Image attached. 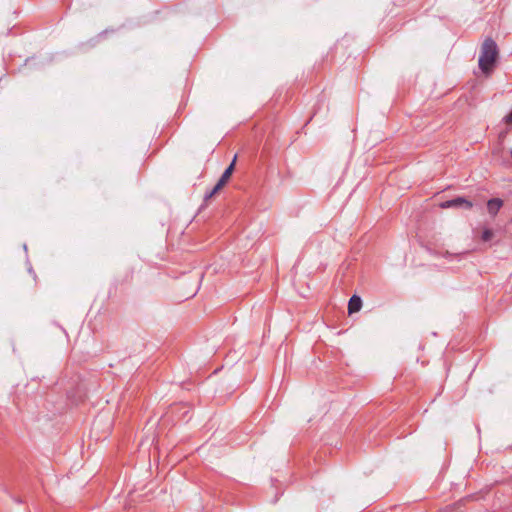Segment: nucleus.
I'll list each match as a JSON object with an SVG mask.
<instances>
[{
  "mask_svg": "<svg viewBox=\"0 0 512 512\" xmlns=\"http://www.w3.org/2000/svg\"><path fill=\"white\" fill-rule=\"evenodd\" d=\"M498 54L496 42L490 37L486 38L481 45L478 59L479 68L484 74L489 75L493 71Z\"/></svg>",
  "mask_w": 512,
  "mask_h": 512,
  "instance_id": "f257e3e1",
  "label": "nucleus"
},
{
  "mask_svg": "<svg viewBox=\"0 0 512 512\" xmlns=\"http://www.w3.org/2000/svg\"><path fill=\"white\" fill-rule=\"evenodd\" d=\"M236 160H237V156L235 155L232 162L225 169V171L221 175L220 179L218 180V182L214 186V188L205 194V196H204L205 201L212 198L228 182V180L230 179V177L234 171Z\"/></svg>",
  "mask_w": 512,
  "mask_h": 512,
  "instance_id": "f03ea898",
  "label": "nucleus"
},
{
  "mask_svg": "<svg viewBox=\"0 0 512 512\" xmlns=\"http://www.w3.org/2000/svg\"><path fill=\"white\" fill-rule=\"evenodd\" d=\"M473 206L472 202L467 200L464 197H457L451 200L444 201L440 204V207L443 209L447 208H464L471 209Z\"/></svg>",
  "mask_w": 512,
  "mask_h": 512,
  "instance_id": "7ed1b4c3",
  "label": "nucleus"
},
{
  "mask_svg": "<svg viewBox=\"0 0 512 512\" xmlns=\"http://www.w3.org/2000/svg\"><path fill=\"white\" fill-rule=\"evenodd\" d=\"M502 206H503V201L499 198H493L487 202V210H488L489 214H491L492 216H495L499 212V210L501 209Z\"/></svg>",
  "mask_w": 512,
  "mask_h": 512,
  "instance_id": "20e7f679",
  "label": "nucleus"
},
{
  "mask_svg": "<svg viewBox=\"0 0 512 512\" xmlns=\"http://www.w3.org/2000/svg\"><path fill=\"white\" fill-rule=\"evenodd\" d=\"M362 307V300L359 296L353 295L348 302V313L358 312Z\"/></svg>",
  "mask_w": 512,
  "mask_h": 512,
  "instance_id": "39448f33",
  "label": "nucleus"
},
{
  "mask_svg": "<svg viewBox=\"0 0 512 512\" xmlns=\"http://www.w3.org/2000/svg\"><path fill=\"white\" fill-rule=\"evenodd\" d=\"M492 237H493L492 230H490V229L483 230L481 238L484 242L490 241L492 239Z\"/></svg>",
  "mask_w": 512,
  "mask_h": 512,
  "instance_id": "423d86ee",
  "label": "nucleus"
},
{
  "mask_svg": "<svg viewBox=\"0 0 512 512\" xmlns=\"http://www.w3.org/2000/svg\"><path fill=\"white\" fill-rule=\"evenodd\" d=\"M505 123H512V111L504 117Z\"/></svg>",
  "mask_w": 512,
  "mask_h": 512,
  "instance_id": "0eeeda50",
  "label": "nucleus"
}]
</instances>
